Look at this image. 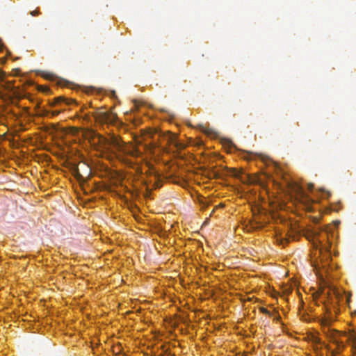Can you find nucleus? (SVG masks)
<instances>
[{"label": "nucleus", "instance_id": "nucleus-1", "mask_svg": "<svg viewBox=\"0 0 356 356\" xmlns=\"http://www.w3.org/2000/svg\"><path fill=\"white\" fill-rule=\"evenodd\" d=\"M100 142L103 143L104 148L107 150H110L111 147H114L118 151H120L125 154L134 157H138L141 154L137 148L127 147L124 145L123 141L115 137H112L111 139L102 137Z\"/></svg>", "mask_w": 356, "mask_h": 356}, {"label": "nucleus", "instance_id": "nucleus-2", "mask_svg": "<svg viewBox=\"0 0 356 356\" xmlns=\"http://www.w3.org/2000/svg\"><path fill=\"white\" fill-rule=\"evenodd\" d=\"M321 230L319 229H314L311 231L307 236V238L313 241L314 245L316 248L323 245V239H321Z\"/></svg>", "mask_w": 356, "mask_h": 356}, {"label": "nucleus", "instance_id": "nucleus-3", "mask_svg": "<svg viewBox=\"0 0 356 356\" xmlns=\"http://www.w3.org/2000/svg\"><path fill=\"white\" fill-rule=\"evenodd\" d=\"M97 120L102 122H111L113 120V116L106 112H101L97 114Z\"/></svg>", "mask_w": 356, "mask_h": 356}, {"label": "nucleus", "instance_id": "nucleus-4", "mask_svg": "<svg viewBox=\"0 0 356 356\" xmlns=\"http://www.w3.org/2000/svg\"><path fill=\"white\" fill-rule=\"evenodd\" d=\"M294 192L302 201H309V197L305 194L304 189L299 185L296 184L293 187Z\"/></svg>", "mask_w": 356, "mask_h": 356}, {"label": "nucleus", "instance_id": "nucleus-5", "mask_svg": "<svg viewBox=\"0 0 356 356\" xmlns=\"http://www.w3.org/2000/svg\"><path fill=\"white\" fill-rule=\"evenodd\" d=\"M65 103L66 104H70L73 102H74V101L73 99H66L64 97H56L54 99V102L51 104V106H55L56 104H60V103Z\"/></svg>", "mask_w": 356, "mask_h": 356}, {"label": "nucleus", "instance_id": "nucleus-6", "mask_svg": "<svg viewBox=\"0 0 356 356\" xmlns=\"http://www.w3.org/2000/svg\"><path fill=\"white\" fill-rule=\"evenodd\" d=\"M225 145H227L229 148H236L234 144L229 139L225 140Z\"/></svg>", "mask_w": 356, "mask_h": 356}, {"label": "nucleus", "instance_id": "nucleus-7", "mask_svg": "<svg viewBox=\"0 0 356 356\" xmlns=\"http://www.w3.org/2000/svg\"><path fill=\"white\" fill-rule=\"evenodd\" d=\"M42 76L46 79H52L54 77V74L51 73H44Z\"/></svg>", "mask_w": 356, "mask_h": 356}, {"label": "nucleus", "instance_id": "nucleus-8", "mask_svg": "<svg viewBox=\"0 0 356 356\" xmlns=\"http://www.w3.org/2000/svg\"><path fill=\"white\" fill-rule=\"evenodd\" d=\"M260 312L263 314H269V311L265 308V307H261L259 309Z\"/></svg>", "mask_w": 356, "mask_h": 356}, {"label": "nucleus", "instance_id": "nucleus-9", "mask_svg": "<svg viewBox=\"0 0 356 356\" xmlns=\"http://www.w3.org/2000/svg\"><path fill=\"white\" fill-rule=\"evenodd\" d=\"M40 11L39 10H33L30 13V14L32 15V16H37L40 14Z\"/></svg>", "mask_w": 356, "mask_h": 356}, {"label": "nucleus", "instance_id": "nucleus-10", "mask_svg": "<svg viewBox=\"0 0 356 356\" xmlns=\"http://www.w3.org/2000/svg\"><path fill=\"white\" fill-rule=\"evenodd\" d=\"M312 341L314 343H321V341H320V339H318V337H312Z\"/></svg>", "mask_w": 356, "mask_h": 356}, {"label": "nucleus", "instance_id": "nucleus-11", "mask_svg": "<svg viewBox=\"0 0 356 356\" xmlns=\"http://www.w3.org/2000/svg\"><path fill=\"white\" fill-rule=\"evenodd\" d=\"M175 146L177 148V149H181L184 147V145L178 142H175Z\"/></svg>", "mask_w": 356, "mask_h": 356}, {"label": "nucleus", "instance_id": "nucleus-12", "mask_svg": "<svg viewBox=\"0 0 356 356\" xmlns=\"http://www.w3.org/2000/svg\"><path fill=\"white\" fill-rule=\"evenodd\" d=\"M203 131L208 135H210L213 133V131L209 129H204Z\"/></svg>", "mask_w": 356, "mask_h": 356}, {"label": "nucleus", "instance_id": "nucleus-13", "mask_svg": "<svg viewBox=\"0 0 356 356\" xmlns=\"http://www.w3.org/2000/svg\"><path fill=\"white\" fill-rule=\"evenodd\" d=\"M59 113H60V111H52V112H51V115H52L53 116L57 115H58Z\"/></svg>", "mask_w": 356, "mask_h": 356}, {"label": "nucleus", "instance_id": "nucleus-14", "mask_svg": "<svg viewBox=\"0 0 356 356\" xmlns=\"http://www.w3.org/2000/svg\"><path fill=\"white\" fill-rule=\"evenodd\" d=\"M4 78V74L2 72H0V82L3 81Z\"/></svg>", "mask_w": 356, "mask_h": 356}, {"label": "nucleus", "instance_id": "nucleus-15", "mask_svg": "<svg viewBox=\"0 0 356 356\" xmlns=\"http://www.w3.org/2000/svg\"><path fill=\"white\" fill-rule=\"evenodd\" d=\"M314 188V184H308V188L309 190L312 191Z\"/></svg>", "mask_w": 356, "mask_h": 356}, {"label": "nucleus", "instance_id": "nucleus-16", "mask_svg": "<svg viewBox=\"0 0 356 356\" xmlns=\"http://www.w3.org/2000/svg\"><path fill=\"white\" fill-rule=\"evenodd\" d=\"M233 175H234V177H238V172L236 170H234Z\"/></svg>", "mask_w": 356, "mask_h": 356}, {"label": "nucleus", "instance_id": "nucleus-17", "mask_svg": "<svg viewBox=\"0 0 356 356\" xmlns=\"http://www.w3.org/2000/svg\"><path fill=\"white\" fill-rule=\"evenodd\" d=\"M330 246V245H329L328 246H327V245H323V248H324L325 250H329Z\"/></svg>", "mask_w": 356, "mask_h": 356}, {"label": "nucleus", "instance_id": "nucleus-18", "mask_svg": "<svg viewBox=\"0 0 356 356\" xmlns=\"http://www.w3.org/2000/svg\"><path fill=\"white\" fill-rule=\"evenodd\" d=\"M337 346H338V348H343V345L341 343H337Z\"/></svg>", "mask_w": 356, "mask_h": 356}, {"label": "nucleus", "instance_id": "nucleus-19", "mask_svg": "<svg viewBox=\"0 0 356 356\" xmlns=\"http://www.w3.org/2000/svg\"><path fill=\"white\" fill-rule=\"evenodd\" d=\"M334 293L336 294L337 296H338V293L337 291H335V290L334 289Z\"/></svg>", "mask_w": 356, "mask_h": 356}, {"label": "nucleus", "instance_id": "nucleus-20", "mask_svg": "<svg viewBox=\"0 0 356 356\" xmlns=\"http://www.w3.org/2000/svg\"><path fill=\"white\" fill-rule=\"evenodd\" d=\"M213 212H214V209H213V210H212V212H211V213L210 214V216H211Z\"/></svg>", "mask_w": 356, "mask_h": 356}]
</instances>
